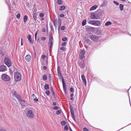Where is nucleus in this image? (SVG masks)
<instances>
[{
  "instance_id": "nucleus-26",
  "label": "nucleus",
  "mask_w": 131,
  "mask_h": 131,
  "mask_svg": "<svg viewBox=\"0 0 131 131\" xmlns=\"http://www.w3.org/2000/svg\"><path fill=\"white\" fill-rule=\"evenodd\" d=\"M86 23V20H83L82 22V25L83 26L85 25Z\"/></svg>"
},
{
  "instance_id": "nucleus-18",
  "label": "nucleus",
  "mask_w": 131,
  "mask_h": 131,
  "mask_svg": "<svg viewBox=\"0 0 131 131\" xmlns=\"http://www.w3.org/2000/svg\"><path fill=\"white\" fill-rule=\"evenodd\" d=\"M15 96L16 98L18 99L19 101H20V100L21 99V96L19 95L16 94V95Z\"/></svg>"
},
{
  "instance_id": "nucleus-32",
  "label": "nucleus",
  "mask_w": 131,
  "mask_h": 131,
  "mask_svg": "<svg viewBox=\"0 0 131 131\" xmlns=\"http://www.w3.org/2000/svg\"><path fill=\"white\" fill-rule=\"evenodd\" d=\"M113 3L116 5H119V3L118 2L115 1H113Z\"/></svg>"
},
{
  "instance_id": "nucleus-63",
  "label": "nucleus",
  "mask_w": 131,
  "mask_h": 131,
  "mask_svg": "<svg viewBox=\"0 0 131 131\" xmlns=\"http://www.w3.org/2000/svg\"><path fill=\"white\" fill-rule=\"evenodd\" d=\"M73 95H74L73 94H71L70 96L71 97H72L73 96Z\"/></svg>"
},
{
  "instance_id": "nucleus-14",
  "label": "nucleus",
  "mask_w": 131,
  "mask_h": 131,
  "mask_svg": "<svg viewBox=\"0 0 131 131\" xmlns=\"http://www.w3.org/2000/svg\"><path fill=\"white\" fill-rule=\"evenodd\" d=\"M81 78L82 80H83V82L84 83L85 85H86V81L85 76L83 75H82L81 76Z\"/></svg>"
},
{
  "instance_id": "nucleus-17",
  "label": "nucleus",
  "mask_w": 131,
  "mask_h": 131,
  "mask_svg": "<svg viewBox=\"0 0 131 131\" xmlns=\"http://www.w3.org/2000/svg\"><path fill=\"white\" fill-rule=\"evenodd\" d=\"M91 16L93 19H96L97 18L96 17V14L92 13Z\"/></svg>"
},
{
  "instance_id": "nucleus-53",
  "label": "nucleus",
  "mask_w": 131,
  "mask_h": 131,
  "mask_svg": "<svg viewBox=\"0 0 131 131\" xmlns=\"http://www.w3.org/2000/svg\"><path fill=\"white\" fill-rule=\"evenodd\" d=\"M6 3L7 4H8L9 3V0H6Z\"/></svg>"
},
{
  "instance_id": "nucleus-45",
  "label": "nucleus",
  "mask_w": 131,
  "mask_h": 131,
  "mask_svg": "<svg viewBox=\"0 0 131 131\" xmlns=\"http://www.w3.org/2000/svg\"><path fill=\"white\" fill-rule=\"evenodd\" d=\"M33 100L34 101H36V102H37L38 101V99L36 97L34 98Z\"/></svg>"
},
{
  "instance_id": "nucleus-48",
  "label": "nucleus",
  "mask_w": 131,
  "mask_h": 131,
  "mask_svg": "<svg viewBox=\"0 0 131 131\" xmlns=\"http://www.w3.org/2000/svg\"><path fill=\"white\" fill-rule=\"evenodd\" d=\"M64 15L63 14H61L60 15V16L61 17H62L64 16Z\"/></svg>"
},
{
  "instance_id": "nucleus-57",
  "label": "nucleus",
  "mask_w": 131,
  "mask_h": 131,
  "mask_svg": "<svg viewBox=\"0 0 131 131\" xmlns=\"http://www.w3.org/2000/svg\"><path fill=\"white\" fill-rule=\"evenodd\" d=\"M43 69L44 70H46L47 69V67H46V66H44L43 67Z\"/></svg>"
},
{
  "instance_id": "nucleus-3",
  "label": "nucleus",
  "mask_w": 131,
  "mask_h": 131,
  "mask_svg": "<svg viewBox=\"0 0 131 131\" xmlns=\"http://www.w3.org/2000/svg\"><path fill=\"white\" fill-rule=\"evenodd\" d=\"M85 51L84 49H80V52L79 57V59H83L85 57Z\"/></svg>"
},
{
  "instance_id": "nucleus-8",
  "label": "nucleus",
  "mask_w": 131,
  "mask_h": 131,
  "mask_svg": "<svg viewBox=\"0 0 131 131\" xmlns=\"http://www.w3.org/2000/svg\"><path fill=\"white\" fill-rule=\"evenodd\" d=\"M7 68L6 66L2 65L0 66V72H4L7 70Z\"/></svg>"
},
{
  "instance_id": "nucleus-54",
  "label": "nucleus",
  "mask_w": 131,
  "mask_h": 131,
  "mask_svg": "<svg viewBox=\"0 0 131 131\" xmlns=\"http://www.w3.org/2000/svg\"><path fill=\"white\" fill-rule=\"evenodd\" d=\"M42 31L43 32H45L46 31V29L45 28H43L42 29Z\"/></svg>"
},
{
  "instance_id": "nucleus-12",
  "label": "nucleus",
  "mask_w": 131,
  "mask_h": 131,
  "mask_svg": "<svg viewBox=\"0 0 131 131\" xmlns=\"http://www.w3.org/2000/svg\"><path fill=\"white\" fill-rule=\"evenodd\" d=\"M90 40L86 38L85 39V47H87V45H90Z\"/></svg>"
},
{
  "instance_id": "nucleus-39",
  "label": "nucleus",
  "mask_w": 131,
  "mask_h": 131,
  "mask_svg": "<svg viewBox=\"0 0 131 131\" xmlns=\"http://www.w3.org/2000/svg\"><path fill=\"white\" fill-rule=\"evenodd\" d=\"M27 37L28 38V40L31 39V36L29 35H27Z\"/></svg>"
},
{
  "instance_id": "nucleus-21",
  "label": "nucleus",
  "mask_w": 131,
  "mask_h": 131,
  "mask_svg": "<svg viewBox=\"0 0 131 131\" xmlns=\"http://www.w3.org/2000/svg\"><path fill=\"white\" fill-rule=\"evenodd\" d=\"M112 24V23L110 21H108L106 22L105 24V26H108L109 25H111Z\"/></svg>"
},
{
  "instance_id": "nucleus-19",
  "label": "nucleus",
  "mask_w": 131,
  "mask_h": 131,
  "mask_svg": "<svg viewBox=\"0 0 131 131\" xmlns=\"http://www.w3.org/2000/svg\"><path fill=\"white\" fill-rule=\"evenodd\" d=\"M79 66L82 69L83 68L85 67V64L83 63H80L79 64Z\"/></svg>"
},
{
  "instance_id": "nucleus-41",
  "label": "nucleus",
  "mask_w": 131,
  "mask_h": 131,
  "mask_svg": "<svg viewBox=\"0 0 131 131\" xmlns=\"http://www.w3.org/2000/svg\"><path fill=\"white\" fill-rule=\"evenodd\" d=\"M46 38L43 37H41V39L42 41H44L46 40Z\"/></svg>"
},
{
  "instance_id": "nucleus-35",
  "label": "nucleus",
  "mask_w": 131,
  "mask_h": 131,
  "mask_svg": "<svg viewBox=\"0 0 131 131\" xmlns=\"http://www.w3.org/2000/svg\"><path fill=\"white\" fill-rule=\"evenodd\" d=\"M20 17V14L19 13H18L16 15V17L18 18H19Z\"/></svg>"
},
{
  "instance_id": "nucleus-11",
  "label": "nucleus",
  "mask_w": 131,
  "mask_h": 131,
  "mask_svg": "<svg viewBox=\"0 0 131 131\" xmlns=\"http://www.w3.org/2000/svg\"><path fill=\"white\" fill-rule=\"evenodd\" d=\"M91 39L94 41H97L98 39V37L95 35H93L91 37Z\"/></svg>"
},
{
  "instance_id": "nucleus-59",
  "label": "nucleus",
  "mask_w": 131,
  "mask_h": 131,
  "mask_svg": "<svg viewBox=\"0 0 131 131\" xmlns=\"http://www.w3.org/2000/svg\"><path fill=\"white\" fill-rule=\"evenodd\" d=\"M37 35V33L36 32V33L35 34V40H36V37Z\"/></svg>"
},
{
  "instance_id": "nucleus-29",
  "label": "nucleus",
  "mask_w": 131,
  "mask_h": 131,
  "mask_svg": "<svg viewBox=\"0 0 131 131\" xmlns=\"http://www.w3.org/2000/svg\"><path fill=\"white\" fill-rule=\"evenodd\" d=\"M66 122L65 121H62L61 122V125L63 126L65 125L66 124Z\"/></svg>"
},
{
  "instance_id": "nucleus-2",
  "label": "nucleus",
  "mask_w": 131,
  "mask_h": 131,
  "mask_svg": "<svg viewBox=\"0 0 131 131\" xmlns=\"http://www.w3.org/2000/svg\"><path fill=\"white\" fill-rule=\"evenodd\" d=\"M57 72L58 76L60 77H62L63 90L64 92L66 93L67 92V91L66 88V83L65 82L63 78L62 77V75L61 73L60 70V68L59 66H58Z\"/></svg>"
},
{
  "instance_id": "nucleus-25",
  "label": "nucleus",
  "mask_w": 131,
  "mask_h": 131,
  "mask_svg": "<svg viewBox=\"0 0 131 131\" xmlns=\"http://www.w3.org/2000/svg\"><path fill=\"white\" fill-rule=\"evenodd\" d=\"M20 103H21V105H24V103L25 102V101L21 99L20 101H19Z\"/></svg>"
},
{
  "instance_id": "nucleus-61",
  "label": "nucleus",
  "mask_w": 131,
  "mask_h": 131,
  "mask_svg": "<svg viewBox=\"0 0 131 131\" xmlns=\"http://www.w3.org/2000/svg\"><path fill=\"white\" fill-rule=\"evenodd\" d=\"M53 105H56V103L55 102H54L53 103Z\"/></svg>"
},
{
  "instance_id": "nucleus-60",
  "label": "nucleus",
  "mask_w": 131,
  "mask_h": 131,
  "mask_svg": "<svg viewBox=\"0 0 131 131\" xmlns=\"http://www.w3.org/2000/svg\"><path fill=\"white\" fill-rule=\"evenodd\" d=\"M22 40H23L22 39H21V45H23V43H22Z\"/></svg>"
},
{
  "instance_id": "nucleus-62",
  "label": "nucleus",
  "mask_w": 131,
  "mask_h": 131,
  "mask_svg": "<svg viewBox=\"0 0 131 131\" xmlns=\"http://www.w3.org/2000/svg\"><path fill=\"white\" fill-rule=\"evenodd\" d=\"M0 131H6L4 129H0Z\"/></svg>"
},
{
  "instance_id": "nucleus-4",
  "label": "nucleus",
  "mask_w": 131,
  "mask_h": 131,
  "mask_svg": "<svg viewBox=\"0 0 131 131\" xmlns=\"http://www.w3.org/2000/svg\"><path fill=\"white\" fill-rule=\"evenodd\" d=\"M14 78L15 80L18 81L21 79V76L20 74L18 72H16L14 74Z\"/></svg>"
},
{
  "instance_id": "nucleus-31",
  "label": "nucleus",
  "mask_w": 131,
  "mask_h": 131,
  "mask_svg": "<svg viewBox=\"0 0 131 131\" xmlns=\"http://www.w3.org/2000/svg\"><path fill=\"white\" fill-rule=\"evenodd\" d=\"M44 14L42 13L40 14L39 16L40 17H43Z\"/></svg>"
},
{
  "instance_id": "nucleus-1",
  "label": "nucleus",
  "mask_w": 131,
  "mask_h": 131,
  "mask_svg": "<svg viewBox=\"0 0 131 131\" xmlns=\"http://www.w3.org/2000/svg\"><path fill=\"white\" fill-rule=\"evenodd\" d=\"M35 112L34 109L32 108H30L27 110L26 114V116L29 118H32L34 116Z\"/></svg>"
},
{
  "instance_id": "nucleus-50",
  "label": "nucleus",
  "mask_w": 131,
  "mask_h": 131,
  "mask_svg": "<svg viewBox=\"0 0 131 131\" xmlns=\"http://www.w3.org/2000/svg\"><path fill=\"white\" fill-rule=\"evenodd\" d=\"M46 56L45 55H42L41 56V58L42 59H44L45 57Z\"/></svg>"
},
{
  "instance_id": "nucleus-43",
  "label": "nucleus",
  "mask_w": 131,
  "mask_h": 131,
  "mask_svg": "<svg viewBox=\"0 0 131 131\" xmlns=\"http://www.w3.org/2000/svg\"><path fill=\"white\" fill-rule=\"evenodd\" d=\"M83 130L84 131H88L89 130L85 127H84L83 128Z\"/></svg>"
},
{
  "instance_id": "nucleus-34",
  "label": "nucleus",
  "mask_w": 131,
  "mask_h": 131,
  "mask_svg": "<svg viewBox=\"0 0 131 131\" xmlns=\"http://www.w3.org/2000/svg\"><path fill=\"white\" fill-rule=\"evenodd\" d=\"M46 94L48 95H49L50 94V92L49 91H47L45 92Z\"/></svg>"
},
{
  "instance_id": "nucleus-42",
  "label": "nucleus",
  "mask_w": 131,
  "mask_h": 131,
  "mask_svg": "<svg viewBox=\"0 0 131 131\" xmlns=\"http://www.w3.org/2000/svg\"><path fill=\"white\" fill-rule=\"evenodd\" d=\"M62 40L63 41H65L67 40V38L66 37H64L62 38Z\"/></svg>"
},
{
  "instance_id": "nucleus-22",
  "label": "nucleus",
  "mask_w": 131,
  "mask_h": 131,
  "mask_svg": "<svg viewBox=\"0 0 131 131\" xmlns=\"http://www.w3.org/2000/svg\"><path fill=\"white\" fill-rule=\"evenodd\" d=\"M42 79L43 81H45L47 79V76L46 75H44L42 77Z\"/></svg>"
},
{
  "instance_id": "nucleus-58",
  "label": "nucleus",
  "mask_w": 131,
  "mask_h": 131,
  "mask_svg": "<svg viewBox=\"0 0 131 131\" xmlns=\"http://www.w3.org/2000/svg\"><path fill=\"white\" fill-rule=\"evenodd\" d=\"M14 94L15 95V96H16V94H17L16 92L15 91H14Z\"/></svg>"
},
{
  "instance_id": "nucleus-49",
  "label": "nucleus",
  "mask_w": 131,
  "mask_h": 131,
  "mask_svg": "<svg viewBox=\"0 0 131 131\" xmlns=\"http://www.w3.org/2000/svg\"><path fill=\"white\" fill-rule=\"evenodd\" d=\"M70 91L71 92H73L74 91L73 89L72 88H71L70 89Z\"/></svg>"
},
{
  "instance_id": "nucleus-23",
  "label": "nucleus",
  "mask_w": 131,
  "mask_h": 131,
  "mask_svg": "<svg viewBox=\"0 0 131 131\" xmlns=\"http://www.w3.org/2000/svg\"><path fill=\"white\" fill-rule=\"evenodd\" d=\"M57 3L58 4H62L63 2L61 0H57Z\"/></svg>"
},
{
  "instance_id": "nucleus-37",
  "label": "nucleus",
  "mask_w": 131,
  "mask_h": 131,
  "mask_svg": "<svg viewBox=\"0 0 131 131\" xmlns=\"http://www.w3.org/2000/svg\"><path fill=\"white\" fill-rule=\"evenodd\" d=\"M60 49L62 51H65L66 50V48L64 47H61L60 48Z\"/></svg>"
},
{
  "instance_id": "nucleus-7",
  "label": "nucleus",
  "mask_w": 131,
  "mask_h": 131,
  "mask_svg": "<svg viewBox=\"0 0 131 131\" xmlns=\"http://www.w3.org/2000/svg\"><path fill=\"white\" fill-rule=\"evenodd\" d=\"M91 24L92 25L98 26L100 24V21L98 20H91Z\"/></svg>"
},
{
  "instance_id": "nucleus-47",
  "label": "nucleus",
  "mask_w": 131,
  "mask_h": 131,
  "mask_svg": "<svg viewBox=\"0 0 131 131\" xmlns=\"http://www.w3.org/2000/svg\"><path fill=\"white\" fill-rule=\"evenodd\" d=\"M51 92L53 94L54 96L55 97V94L53 90H52V91H51Z\"/></svg>"
},
{
  "instance_id": "nucleus-5",
  "label": "nucleus",
  "mask_w": 131,
  "mask_h": 131,
  "mask_svg": "<svg viewBox=\"0 0 131 131\" xmlns=\"http://www.w3.org/2000/svg\"><path fill=\"white\" fill-rule=\"evenodd\" d=\"M4 63L8 67H11L12 63L9 59L7 58H5L4 60Z\"/></svg>"
},
{
  "instance_id": "nucleus-55",
  "label": "nucleus",
  "mask_w": 131,
  "mask_h": 131,
  "mask_svg": "<svg viewBox=\"0 0 131 131\" xmlns=\"http://www.w3.org/2000/svg\"><path fill=\"white\" fill-rule=\"evenodd\" d=\"M32 97L34 99V98H35L36 97V96H35V95L34 94H33L32 95Z\"/></svg>"
},
{
  "instance_id": "nucleus-9",
  "label": "nucleus",
  "mask_w": 131,
  "mask_h": 131,
  "mask_svg": "<svg viewBox=\"0 0 131 131\" xmlns=\"http://www.w3.org/2000/svg\"><path fill=\"white\" fill-rule=\"evenodd\" d=\"M70 108L72 117L73 119L75 121L76 119L75 118V117L74 115V111L73 110V108L72 107H71Z\"/></svg>"
},
{
  "instance_id": "nucleus-36",
  "label": "nucleus",
  "mask_w": 131,
  "mask_h": 131,
  "mask_svg": "<svg viewBox=\"0 0 131 131\" xmlns=\"http://www.w3.org/2000/svg\"><path fill=\"white\" fill-rule=\"evenodd\" d=\"M61 111L60 110H59L56 111V114H57L58 115L59 114L61 113Z\"/></svg>"
},
{
  "instance_id": "nucleus-56",
  "label": "nucleus",
  "mask_w": 131,
  "mask_h": 131,
  "mask_svg": "<svg viewBox=\"0 0 131 131\" xmlns=\"http://www.w3.org/2000/svg\"><path fill=\"white\" fill-rule=\"evenodd\" d=\"M49 78L50 79H51V77L50 74H49Z\"/></svg>"
},
{
  "instance_id": "nucleus-6",
  "label": "nucleus",
  "mask_w": 131,
  "mask_h": 131,
  "mask_svg": "<svg viewBox=\"0 0 131 131\" xmlns=\"http://www.w3.org/2000/svg\"><path fill=\"white\" fill-rule=\"evenodd\" d=\"M2 79L4 81H7L10 80V77L6 74H3L2 75Z\"/></svg>"
},
{
  "instance_id": "nucleus-27",
  "label": "nucleus",
  "mask_w": 131,
  "mask_h": 131,
  "mask_svg": "<svg viewBox=\"0 0 131 131\" xmlns=\"http://www.w3.org/2000/svg\"><path fill=\"white\" fill-rule=\"evenodd\" d=\"M66 8V7L64 6H62L60 7V8L59 9L60 10H64Z\"/></svg>"
},
{
  "instance_id": "nucleus-52",
  "label": "nucleus",
  "mask_w": 131,
  "mask_h": 131,
  "mask_svg": "<svg viewBox=\"0 0 131 131\" xmlns=\"http://www.w3.org/2000/svg\"><path fill=\"white\" fill-rule=\"evenodd\" d=\"M60 26H61V23H60L59 25V26H58V31H59L60 29Z\"/></svg>"
},
{
  "instance_id": "nucleus-10",
  "label": "nucleus",
  "mask_w": 131,
  "mask_h": 131,
  "mask_svg": "<svg viewBox=\"0 0 131 131\" xmlns=\"http://www.w3.org/2000/svg\"><path fill=\"white\" fill-rule=\"evenodd\" d=\"M53 39L52 37L51 38H49L48 45L49 46V47L51 49L52 47V44L53 43Z\"/></svg>"
},
{
  "instance_id": "nucleus-51",
  "label": "nucleus",
  "mask_w": 131,
  "mask_h": 131,
  "mask_svg": "<svg viewBox=\"0 0 131 131\" xmlns=\"http://www.w3.org/2000/svg\"><path fill=\"white\" fill-rule=\"evenodd\" d=\"M66 42H63L62 44V46H64L66 45Z\"/></svg>"
},
{
  "instance_id": "nucleus-20",
  "label": "nucleus",
  "mask_w": 131,
  "mask_h": 131,
  "mask_svg": "<svg viewBox=\"0 0 131 131\" xmlns=\"http://www.w3.org/2000/svg\"><path fill=\"white\" fill-rule=\"evenodd\" d=\"M119 8L122 11L124 9V6L122 4H120L119 5Z\"/></svg>"
},
{
  "instance_id": "nucleus-38",
  "label": "nucleus",
  "mask_w": 131,
  "mask_h": 131,
  "mask_svg": "<svg viewBox=\"0 0 131 131\" xmlns=\"http://www.w3.org/2000/svg\"><path fill=\"white\" fill-rule=\"evenodd\" d=\"M64 129V130H68V128L67 125L65 126Z\"/></svg>"
},
{
  "instance_id": "nucleus-33",
  "label": "nucleus",
  "mask_w": 131,
  "mask_h": 131,
  "mask_svg": "<svg viewBox=\"0 0 131 131\" xmlns=\"http://www.w3.org/2000/svg\"><path fill=\"white\" fill-rule=\"evenodd\" d=\"M65 29V27L64 26H62L61 27V29L62 30H63Z\"/></svg>"
},
{
  "instance_id": "nucleus-64",
  "label": "nucleus",
  "mask_w": 131,
  "mask_h": 131,
  "mask_svg": "<svg viewBox=\"0 0 131 131\" xmlns=\"http://www.w3.org/2000/svg\"><path fill=\"white\" fill-rule=\"evenodd\" d=\"M44 20V18H41V20Z\"/></svg>"
},
{
  "instance_id": "nucleus-44",
  "label": "nucleus",
  "mask_w": 131,
  "mask_h": 131,
  "mask_svg": "<svg viewBox=\"0 0 131 131\" xmlns=\"http://www.w3.org/2000/svg\"><path fill=\"white\" fill-rule=\"evenodd\" d=\"M54 25L55 26V24L57 23V20L56 19H54Z\"/></svg>"
},
{
  "instance_id": "nucleus-16",
  "label": "nucleus",
  "mask_w": 131,
  "mask_h": 131,
  "mask_svg": "<svg viewBox=\"0 0 131 131\" xmlns=\"http://www.w3.org/2000/svg\"><path fill=\"white\" fill-rule=\"evenodd\" d=\"M51 30L53 32H54V29L53 27L52 24L50 23L49 24Z\"/></svg>"
},
{
  "instance_id": "nucleus-40",
  "label": "nucleus",
  "mask_w": 131,
  "mask_h": 131,
  "mask_svg": "<svg viewBox=\"0 0 131 131\" xmlns=\"http://www.w3.org/2000/svg\"><path fill=\"white\" fill-rule=\"evenodd\" d=\"M53 109L55 110H58L59 108L58 107L56 106H55L53 107Z\"/></svg>"
},
{
  "instance_id": "nucleus-28",
  "label": "nucleus",
  "mask_w": 131,
  "mask_h": 131,
  "mask_svg": "<svg viewBox=\"0 0 131 131\" xmlns=\"http://www.w3.org/2000/svg\"><path fill=\"white\" fill-rule=\"evenodd\" d=\"M27 19V17L26 15H25L24 17V21L25 22Z\"/></svg>"
},
{
  "instance_id": "nucleus-13",
  "label": "nucleus",
  "mask_w": 131,
  "mask_h": 131,
  "mask_svg": "<svg viewBox=\"0 0 131 131\" xmlns=\"http://www.w3.org/2000/svg\"><path fill=\"white\" fill-rule=\"evenodd\" d=\"M25 59L28 62L31 60V56L29 55H27L25 57Z\"/></svg>"
},
{
  "instance_id": "nucleus-15",
  "label": "nucleus",
  "mask_w": 131,
  "mask_h": 131,
  "mask_svg": "<svg viewBox=\"0 0 131 131\" xmlns=\"http://www.w3.org/2000/svg\"><path fill=\"white\" fill-rule=\"evenodd\" d=\"M98 7V6L96 5H95L94 6H92L91 7V11L94 10L96 9Z\"/></svg>"
},
{
  "instance_id": "nucleus-30",
  "label": "nucleus",
  "mask_w": 131,
  "mask_h": 131,
  "mask_svg": "<svg viewBox=\"0 0 131 131\" xmlns=\"http://www.w3.org/2000/svg\"><path fill=\"white\" fill-rule=\"evenodd\" d=\"M33 17L34 20L36 21L37 19V15L36 14H34L33 15Z\"/></svg>"
},
{
  "instance_id": "nucleus-24",
  "label": "nucleus",
  "mask_w": 131,
  "mask_h": 131,
  "mask_svg": "<svg viewBox=\"0 0 131 131\" xmlns=\"http://www.w3.org/2000/svg\"><path fill=\"white\" fill-rule=\"evenodd\" d=\"M45 89L46 90H48L49 89V85L48 84H46L45 86Z\"/></svg>"
},
{
  "instance_id": "nucleus-46",
  "label": "nucleus",
  "mask_w": 131,
  "mask_h": 131,
  "mask_svg": "<svg viewBox=\"0 0 131 131\" xmlns=\"http://www.w3.org/2000/svg\"><path fill=\"white\" fill-rule=\"evenodd\" d=\"M29 42L31 44H32L33 43V42L32 40L31 39H30L29 40Z\"/></svg>"
}]
</instances>
